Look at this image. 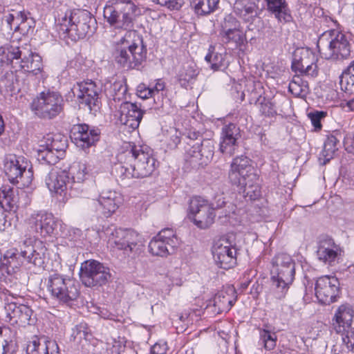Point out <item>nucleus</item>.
Returning a JSON list of instances; mask_svg holds the SVG:
<instances>
[{
    "instance_id": "1",
    "label": "nucleus",
    "mask_w": 354,
    "mask_h": 354,
    "mask_svg": "<svg viewBox=\"0 0 354 354\" xmlns=\"http://www.w3.org/2000/svg\"><path fill=\"white\" fill-rule=\"evenodd\" d=\"M120 159L123 162L116 169L122 179L148 177L156 167V160L147 146L129 144Z\"/></svg>"
},
{
    "instance_id": "2",
    "label": "nucleus",
    "mask_w": 354,
    "mask_h": 354,
    "mask_svg": "<svg viewBox=\"0 0 354 354\" xmlns=\"http://www.w3.org/2000/svg\"><path fill=\"white\" fill-rule=\"evenodd\" d=\"M59 37L75 41L93 33L95 19L85 10L60 9L55 17Z\"/></svg>"
},
{
    "instance_id": "3",
    "label": "nucleus",
    "mask_w": 354,
    "mask_h": 354,
    "mask_svg": "<svg viewBox=\"0 0 354 354\" xmlns=\"http://www.w3.org/2000/svg\"><path fill=\"white\" fill-rule=\"evenodd\" d=\"M115 48L113 53L115 62L126 69L139 66L147 57V48L143 39L136 30L125 32L119 39L113 41Z\"/></svg>"
},
{
    "instance_id": "4",
    "label": "nucleus",
    "mask_w": 354,
    "mask_h": 354,
    "mask_svg": "<svg viewBox=\"0 0 354 354\" xmlns=\"http://www.w3.org/2000/svg\"><path fill=\"white\" fill-rule=\"evenodd\" d=\"M272 264L270 295L282 299L295 279V263L290 255L279 253L273 258Z\"/></svg>"
},
{
    "instance_id": "5",
    "label": "nucleus",
    "mask_w": 354,
    "mask_h": 354,
    "mask_svg": "<svg viewBox=\"0 0 354 354\" xmlns=\"http://www.w3.org/2000/svg\"><path fill=\"white\" fill-rule=\"evenodd\" d=\"M138 8L131 0H110L104 8V17L115 29L131 30Z\"/></svg>"
},
{
    "instance_id": "6",
    "label": "nucleus",
    "mask_w": 354,
    "mask_h": 354,
    "mask_svg": "<svg viewBox=\"0 0 354 354\" xmlns=\"http://www.w3.org/2000/svg\"><path fill=\"white\" fill-rule=\"evenodd\" d=\"M317 48L325 59H346L351 54V45L346 35L337 30L324 32L319 38Z\"/></svg>"
},
{
    "instance_id": "7",
    "label": "nucleus",
    "mask_w": 354,
    "mask_h": 354,
    "mask_svg": "<svg viewBox=\"0 0 354 354\" xmlns=\"http://www.w3.org/2000/svg\"><path fill=\"white\" fill-rule=\"evenodd\" d=\"M107 244L112 249L122 250L124 254L132 259L144 250L141 236L130 229H114L108 236Z\"/></svg>"
},
{
    "instance_id": "8",
    "label": "nucleus",
    "mask_w": 354,
    "mask_h": 354,
    "mask_svg": "<svg viewBox=\"0 0 354 354\" xmlns=\"http://www.w3.org/2000/svg\"><path fill=\"white\" fill-rule=\"evenodd\" d=\"M46 288L53 299L68 306L77 300L80 295L78 286L75 281L70 277L57 272L48 276Z\"/></svg>"
},
{
    "instance_id": "9",
    "label": "nucleus",
    "mask_w": 354,
    "mask_h": 354,
    "mask_svg": "<svg viewBox=\"0 0 354 354\" xmlns=\"http://www.w3.org/2000/svg\"><path fill=\"white\" fill-rule=\"evenodd\" d=\"M67 148V138L60 133L47 134L37 149V160L41 164L55 165L62 158Z\"/></svg>"
},
{
    "instance_id": "10",
    "label": "nucleus",
    "mask_w": 354,
    "mask_h": 354,
    "mask_svg": "<svg viewBox=\"0 0 354 354\" xmlns=\"http://www.w3.org/2000/svg\"><path fill=\"white\" fill-rule=\"evenodd\" d=\"M62 96L55 91H46L39 93L32 102V109L35 114L44 119H53L64 110Z\"/></svg>"
},
{
    "instance_id": "11",
    "label": "nucleus",
    "mask_w": 354,
    "mask_h": 354,
    "mask_svg": "<svg viewBox=\"0 0 354 354\" xmlns=\"http://www.w3.org/2000/svg\"><path fill=\"white\" fill-rule=\"evenodd\" d=\"M28 166V162L23 156L9 154L3 160V171L9 181L23 187H28L32 180V171Z\"/></svg>"
},
{
    "instance_id": "12",
    "label": "nucleus",
    "mask_w": 354,
    "mask_h": 354,
    "mask_svg": "<svg viewBox=\"0 0 354 354\" xmlns=\"http://www.w3.org/2000/svg\"><path fill=\"white\" fill-rule=\"evenodd\" d=\"M353 316L352 306L348 304H342L335 312L333 325L337 333H342L346 348L354 353V328L351 327Z\"/></svg>"
},
{
    "instance_id": "13",
    "label": "nucleus",
    "mask_w": 354,
    "mask_h": 354,
    "mask_svg": "<svg viewBox=\"0 0 354 354\" xmlns=\"http://www.w3.org/2000/svg\"><path fill=\"white\" fill-rule=\"evenodd\" d=\"M111 277L110 269L95 260H87L82 263L80 279L86 287L102 286Z\"/></svg>"
},
{
    "instance_id": "14",
    "label": "nucleus",
    "mask_w": 354,
    "mask_h": 354,
    "mask_svg": "<svg viewBox=\"0 0 354 354\" xmlns=\"http://www.w3.org/2000/svg\"><path fill=\"white\" fill-rule=\"evenodd\" d=\"M257 178L258 175L255 173L250 158L241 156L233 159L228 173L230 183L240 189L247 183H251Z\"/></svg>"
},
{
    "instance_id": "15",
    "label": "nucleus",
    "mask_w": 354,
    "mask_h": 354,
    "mask_svg": "<svg viewBox=\"0 0 354 354\" xmlns=\"http://www.w3.org/2000/svg\"><path fill=\"white\" fill-rule=\"evenodd\" d=\"M233 239L234 235H227L217 240L213 245V257L221 268L227 270L236 263L237 250Z\"/></svg>"
},
{
    "instance_id": "16",
    "label": "nucleus",
    "mask_w": 354,
    "mask_h": 354,
    "mask_svg": "<svg viewBox=\"0 0 354 354\" xmlns=\"http://www.w3.org/2000/svg\"><path fill=\"white\" fill-rule=\"evenodd\" d=\"M214 208L202 197H193L189 202V217L201 229L209 227L215 218Z\"/></svg>"
},
{
    "instance_id": "17",
    "label": "nucleus",
    "mask_w": 354,
    "mask_h": 354,
    "mask_svg": "<svg viewBox=\"0 0 354 354\" xmlns=\"http://www.w3.org/2000/svg\"><path fill=\"white\" fill-rule=\"evenodd\" d=\"M189 146L186 149V160L194 167H203L214 156V145L211 140H205L201 144H189Z\"/></svg>"
},
{
    "instance_id": "18",
    "label": "nucleus",
    "mask_w": 354,
    "mask_h": 354,
    "mask_svg": "<svg viewBox=\"0 0 354 354\" xmlns=\"http://www.w3.org/2000/svg\"><path fill=\"white\" fill-rule=\"evenodd\" d=\"M29 231L42 237L53 234L57 223L52 214L47 212H33L26 220Z\"/></svg>"
},
{
    "instance_id": "19",
    "label": "nucleus",
    "mask_w": 354,
    "mask_h": 354,
    "mask_svg": "<svg viewBox=\"0 0 354 354\" xmlns=\"http://www.w3.org/2000/svg\"><path fill=\"white\" fill-rule=\"evenodd\" d=\"M219 37L223 44H231L234 48L241 46L245 39L239 21L230 15L225 17L221 24Z\"/></svg>"
},
{
    "instance_id": "20",
    "label": "nucleus",
    "mask_w": 354,
    "mask_h": 354,
    "mask_svg": "<svg viewBox=\"0 0 354 354\" xmlns=\"http://www.w3.org/2000/svg\"><path fill=\"white\" fill-rule=\"evenodd\" d=\"M315 296L319 301L324 304H330L335 301L339 293V282L332 276H323L318 278L315 287Z\"/></svg>"
},
{
    "instance_id": "21",
    "label": "nucleus",
    "mask_w": 354,
    "mask_h": 354,
    "mask_svg": "<svg viewBox=\"0 0 354 354\" xmlns=\"http://www.w3.org/2000/svg\"><path fill=\"white\" fill-rule=\"evenodd\" d=\"M46 250L41 241H37L35 236H29L24 240L20 254L28 263L42 268L46 259Z\"/></svg>"
},
{
    "instance_id": "22",
    "label": "nucleus",
    "mask_w": 354,
    "mask_h": 354,
    "mask_svg": "<svg viewBox=\"0 0 354 354\" xmlns=\"http://www.w3.org/2000/svg\"><path fill=\"white\" fill-rule=\"evenodd\" d=\"M118 120L120 122L129 128L135 130L138 128L145 111L136 102H122L118 107Z\"/></svg>"
},
{
    "instance_id": "23",
    "label": "nucleus",
    "mask_w": 354,
    "mask_h": 354,
    "mask_svg": "<svg viewBox=\"0 0 354 354\" xmlns=\"http://www.w3.org/2000/svg\"><path fill=\"white\" fill-rule=\"evenodd\" d=\"M6 321L11 325L25 326L30 324L32 310L26 305L8 301L5 306Z\"/></svg>"
},
{
    "instance_id": "24",
    "label": "nucleus",
    "mask_w": 354,
    "mask_h": 354,
    "mask_svg": "<svg viewBox=\"0 0 354 354\" xmlns=\"http://www.w3.org/2000/svg\"><path fill=\"white\" fill-rule=\"evenodd\" d=\"M45 183L50 192L65 195L68 189H77L71 185L69 174L66 170L53 169L45 179Z\"/></svg>"
},
{
    "instance_id": "25",
    "label": "nucleus",
    "mask_w": 354,
    "mask_h": 354,
    "mask_svg": "<svg viewBox=\"0 0 354 354\" xmlns=\"http://www.w3.org/2000/svg\"><path fill=\"white\" fill-rule=\"evenodd\" d=\"M100 133L97 129H90L86 124H79L73 127L71 138L78 147L86 149L99 140Z\"/></svg>"
},
{
    "instance_id": "26",
    "label": "nucleus",
    "mask_w": 354,
    "mask_h": 354,
    "mask_svg": "<svg viewBox=\"0 0 354 354\" xmlns=\"http://www.w3.org/2000/svg\"><path fill=\"white\" fill-rule=\"evenodd\" d=\"M74 95H76L81 104H85L92 110L93 106H97L100 88L95 82L90 80L77 83L72 89Z\"/></svg>"
},
{
    "instance_id": "27",
    "label": "nucleus",
    "mask_w": 354,
    "mask_h": 354,
    "mask_svg": "<svg viewBox=\"0 0 354 354\" xmlns=\"http://www.w3.org/2000/svg\"><path fill=\"white\" fill-rule=\"evenodd\" d=\"M241 137L239 128L233 123L222 128L220 151L227 156H232L238 148L237 140Z\"/></svg>"
},
{
    "instance_id": "28",
    "label": "nucleus",
    "mask_w": 354,
    "mask_h": 354,
    "mask_svg": "<svg viewBox=\"0 0 354 354\" xmlns=\"http://www.w3.org/2000/svg\"><path fill=\"white\" fill-rule=\"evenodd\" d=\"M341 249L334 240L328 236L319 239L317 245V256L320 261L331 265L338 259Z\"/></svg>"
},
{
    "instance_id": "29",
    "label": "nucleus",
    "mask_w": 354,
    "mask_h": 354,
    "mask_svg": "<svg viewBox=\"0 0 354 354\" xmlns=\"http://www.w3.org/2000/svg\"><path fill=\"white\" fill-rule=\"evenodd\" d=\"M26 354H59L55 340L46 337L34 336L28 343Z\"/></svg>"
},
{
    "instance_id": "30",
    "label": "nucleus",
    "mask_w": 354,
    "mask_h": 354,
    "mask_svg": "<svg viewBox=\"0 0 354 354\" xmlns=\"http://www.w3.org/2000/svg\"><path fill=\"white\" fill-rule=\"evenodd\" d=\"M127 92L126 80L123 78L115 79L105 84V93L110 100V106L118 109L117 102H124Z\"/></svg>"
},
{
    "instance_id": "31",
    "label": "nucleus",
    "mask_w": 354,
    "mask_h": 354,
    "mask_svg": "<svg viewBox=\"0 0 354 354\" xmlns=\"http://www.w3.org/2000/svg\"><path fill=\"white\" fill-rule=\"evenodd\" d=\"M99 210L106 216L109 217L118 208L121 203L120 194L113 190H103L97 200Z\"/></svg>"
},
{
    "instance_id": "32",
    "label": "nucleus",
    "mask_w": 354,
    "mask_h": 354,
    "mask_svg": "<svg viewBox=\"0 0 354 354\" xmlns=\"http://www.w3.org/2000/svg\"><path fill=\"white\" fill-rule=\"evenodd\" d=\"M292 69L302 75L313 77L317 75V66L314 63V56L308 53H304L299 58L295 55L292 63Z\"/></svg>"
},
{
    "instance_id": "33",
    "label": "nucleus",
    "mask_w": 354,
    "mask_h": 354,
    "mask_svg": "<svg viewBox=\"0 0 354 354\" xmlns=\"http://www.w3.org/2000/svg\"><path fill=\"white\" fill-rule=\"evenodd\" d=\"M29 53V46H19L15 41L0 48V54L5 59L6 66L9 64L19 65L23 56Z\"/></svg>"
},
{
    "instance_id": "34",
    "label": "nucleus",
    "mask_w": 354,
    "mask_h": 354,
    "mask_svg": "<svg viewBox=\"0 0 354 354\" xmlns=\"http://www.w3.org/2000/svg\"><path fill=\"white\" fill-rule=\"evenodd\" d=\"M234 10L246 21H252L259 14V7L254 0H236Z\"/></svg>"
},
{
    "instance_id": "35",
    "label": "nucleus",
    "mask_w": 354,
    "mask_h": 354,
    "mask_svg": "<svg viewBox=\"0 0 354 354\" xmlns=\"http://www.w3.org/2000/svg\"><path fill=\"white\" fill-rule=\"evenodd\" d=\"M19 67L35 75L41 74L42 59L40 55L33 53L29 47V53L22 57Z\"/></svg>"
},
{
    "instance_id": "36",
    "label": "nucleus",
    "mask_w": 354,
    "mask_h": 354,
    "mask_svg": "<svg viewBox=\"0 0 354 354\" xmlns=\"http://www.w3.org/2000/svg\"><path fill=\"white\" fill-rule=\"evenodd\" d=\"M17 254L12 252H7L4 256L0 259V280L6 281L9 277L15 272L19 266V261L17 260Z\"/></svg>"
},
{
    "instance_id": "37",
    "label": "nucleus",
    "mask_w": 354,
    "mask_h": 354,
    "mask_svg": "<svg viewBox=\"0 0 354 354\" xmlns=\"http://www.w3.org/2000/svg\"><path fill=\"white\" fill-rule=\"evenodd\" d=\"M267 10L279 21L288 22L292 19L285 0H265Z\"/></svg>"
},
{
    "instance_id": "38",
    "label": "nucleus",
    "mask_w": 354,
    "mask_h": 354,
    "mask_svg": "<svg viewBox=\"0 0 354 354\" xmlns=\"http://www.w3.org/2000/svg\"><path fill=\"white\" fill-rule=\"evenodd\" d=\"M68 172L73 187H75L76 184L83 183L89 176L86 165L82 162L73 163Z\"/></svg>"
},
{
    "instance_id": "39",
    "label": "nucleus",
    "mask_w": 354,
    "mask_h": 354,
    "mask_svg": "<svg viewBox=\"0 0 354 354\" xmlns=\"http://www.w3.org/2000/svg\"><path fill=\"white\" fill-rule=\"evenodd\" d=\"M17 197L10 186H3L0 189V205L5 211H12L17 207Z\"/></svg>"
},
{
    "instance_id": "40",
    "label": "nucleus",
    "mask_w": 354,
    "mask_h": 354,
    "mask_svg": "<svg viewBox=\"0 0 354 354\" xmlns=\"http://www.w3.org/2000/svg\"><path fill=\"white\" fill-rule=\"evenodd\" d=\"M198 71L196 64L193 62L187 63L178 73V81L183 87L187 88L189 84H192L196 80Z\"/></svg>"
},
{
    "instance_id": "41",
    "label": "nucleus",
    "mask_w": 354,
    "mask_h": 354,
    "mask_svg": "<svg viewBox=\"0 0 354 354\" xmlns=\"http://www.w3.org/2000/svg\"><path fill=\"white\" fill-rule=\"evenodd\" d=\"M150 252L155 256L166 257L174 252L175 248L170 246L158 236H154L149 243Z\"/></svg>"
},
{
    "instance_id": "42",
    "label": "nucleus",
    "mask_w": 354,
    "mask_h": 354,
    "mask_svg": "<svg viewBox=\"0 0 354 354\" xmlns=\"http://www.w3.org/2000/svg\"><path fill=\"white\" fill-rule=\"evenodd\" d=\"M220 0H190L191 6L198 15H207L213 12Z\"/></svg>"
},
{
    "instance_id": "43",
    "label": "nucleus",
    "mask_w": 354,
    "mask_h": 354,
    "mask_svg": "<svg viewBox=\"0 0 354 354\" xmlns=\"http://www.w3.org/2000/svg\"><path fill=\"white\" fill-rule=\"evenodd\" d=\"M288 89L295 96L304 98L309 92L308 83L300 75H296L290 82Z\"/></svg>"
},
{
    "instance_id": "44",
    "label": "nucleus",
    "mask_w": 354,
    "mask_h": 354,
    "mask_svg": "<svg viewBox=\"0 0 354 354\" xmlns=\"http://www.w3.org/2000/svg\"><path fill=\"white\" fill-rule=\"evenodd\" d=\"M17 26L14 28V32H19L23 35H31L35 28V22L32 17H28L24 12H18Z\"/></svg>"
},
{
    "instance_id": "45",
    "label": "nucleus",
    "mask_w": 354,
    "mask_h": 354,
    "mask_svg": "<svg viewBox=\"0 0 354 354\" xmlns=\"http://www.w3.org/2000/svg\"><path fill=\"white\" fill-rule=\"evenodd\" d=\"M339 84L342 91L351 93L354 92V61L340 75Z\"/></svg>"
},
{
    "instance_id": "46",
    "label": "nucleus",
    "mask_w": 354,
    "mask_h": 354,
    "mask_svg": "<svg viewBox=\"0 0 354 354\" xmlns=\"http://www.w3.org/2000/svg\"><path fill=\"white\" fill-rule=\"evenodd\" d=\"M338 140L333 135L328 136L324 143V149L320 156H322L324 160V164L329 162L333 158L335 151L337 150V144Z\"/></svg>"
},
{
    "instance_id": "47",
    "label": "nucleus",
    "mask_w": 354,
    "mask_h": 354,
    "mask_svg": "<svg viewBox=\"0 0 354 354\" xmlns=\"http://www.w3.org/2000/svg\"><path fill=\"white\" fill-rule=\"evenodd\" d=\"M235 299L230 297L226 292H218L214 298V306L218 307L220 312L228 311L234 305Z\"/></svg>"
},
{
    "instance_id": "48",
    "label": "nucleus",
    "mask_w": 354,
    "mask_h": 354,
    "mask_svg": "<svg viewBox=\"0 0 354 354\" xmlns=\"http://www.w3.org/2000/svg\"><path fill=\"white\" fill-rule=\"evenodd\" d=\"M0 89L13 91L20 89L16 75L12 71H6L0 80Z\"/></svg>"
},
{
    "instance_id": "49",
    "label": "nucleus",
    "mask_w": 354,
    "mask_h": 354,
    "mask_svg": "<svg viewBox=\"0 0 354 354\" xmlns=\"http://www.w3.org/2000/svg\"><path fill=\"white\" fill-rule=\"evenodd\" d=\"M259 338L266 350L272 351L276 347L277 336L275 332L268 329H260Z\"/></svg>"
},
{
    "instance_id": "50",
    "label": "nucleus",
    "mask_w": 354,
    "mask_h": 354,
    "mask_svg": "<svg viewBox=\"0 0 354 354\" xmlns=\"http://www.w3.org/2000/svg\"><path fill=\"white\" fill-rule=\"evenodd\" d=\"M245 198H248L250 201H254L261 196V187L259 185V178L251 183H247L245 186L241 189Z\"/></svg>"
},
{
    "instance_id": "51",
    "label": "nucleus",
    "mask_w": 354,
    "mask_h": 354,
    "mask_svg": "<svg viewBox=\"0 0 354 354\" xmlns=\"http://www.w3.org/2000/svg\"><path fill=\"white\" fill-rule=\"evenodd\" d=\"M205 61L209 64V67L214 71L221 70L224 66L225 58L222 53L211 52L205 57Z\"/></svg>"
},
{
    "instance_id": "52",
    "label": "nucleus",
    "mask_w": 354,
    "mask_h": 354,
    "mask_svg": "<svg viewBox=\"0 0 354 354\" xmlns=\"http://www.w3.org/2000/svg\"><path fill=\"white\" fill-rule=\"evenodd\" d=\"M257 105L262 115L272 117L277 114L274 104L265 97L259 98Z\"/></svg>"
},
{
    "instance_id": "53",
    "label": "nucleus",
    "mask_w": 354,
    "mask_h": 354,
    "mask_svg": "<svg viewBox=\"0 0 354 354\" xmlns=\"http://www.w3.org/2000/svg\"><path fill=\"white\" fill-rule=\"evenodd\" d=\"M156 236L166 241L169 245L173 246L175 248L178 245V238L172 229H164L161 230Z\"/></svg>"
},
{
    "instance_id": "54",
    "label": "nucleus",
    "mask_w": 354,
    "mask_h": 354,
    "mask_svg": "<svg viewBox=\"0 0 354 354\" xmlns=\"http://www.w3.org/2000/svg\"><path fill=\"white\" fill-rule=\"evenodd\" d=\"M326 115V112L325 111H315L310 112L308 114V118H310L313 126L315 129L319 130L322 129L321 120L324 119Z\"/></svg>"
},
{
    "instance_id": "55",
    "label": "nucleus",
    "mask_w": 354,
    "mask_h": 354,
    "mask_svg": "<svg viewBox=\"0 0 354 354\" xmlns=\"http://www.w3.org/2000/svg\"><path fill=\"white\" fill-rule=\"evenodd\" d=\"M18 12L16 15L14 14H8L2 19V26L10 30L14 31L15 26H17V20L18 19Z\"/></svg>"
},
{
    "instance_id": "56",
    "label": "nucleus",
    "mask_w": 354,
    "mask_h": 354,
    "mask_svg": "<svg viewBox=\"0 0 354 354\" xmlns=\"http://www.w3.org/2000/svg\"><path fill=\"white\" fill-rule=\"evenodd\" d=\"M86 329L87 328L86 324H81L80 325L76 326L73 333L75 339H87L88 337L91 336V334L86 330Z\"/></svg>"
},
{
    "instance_id": "57",
    "label": "nucleus",
    "mask_w": 354,
    "mask_h": 354,
    "mask_svg": "<svg viewBox=\"0 0 354 354\" xmlns=\"http://www.w3.org/2000/svg\"><path fill=\"white\" fill-rule=\"evenodd\" d=\"M168 133L169 135V147L171 149L176 148L180 142V133L176 129L171 128Z\"/></svg>"
},
{
    "instance_id": "58",
    "label": "nucleus",
    "mask_w": 354,
    "mask_h": 354,
    "mask_svg": "<svg viewBox=\"0 0 354 354\" xmlns=\"http://www.w3.org/2000/svg\"><path fill=\"white\" fill-rule=\"evenodd\" d=\"M137 95L142 99H147L154 96V90L147 87L144 84H141L137 87Z\"/></svg>"
},
{
    "instance_id": "59",
    "label": "nucleus",
    "mask_w": 354,
    "mask_h": 354,
    "mask_svg": "<svg viewBox=\"0 0 354 354\" xmlns=\"http://www.w3.org/2000/svg\"><path fill=\"white\" fill-rule=\"evenodd\" d=\"M157 4L165 6L169 9L178 10L181 7L182 2L180 0H151Z\"/></svg>"
},
{
    "instance_id": "60",
    "label": "nucleus",
    "mask_w": 354,
    "mask_h": 354,
    "mask_svg": "<svg viewBox=\"0 0 354 354\" xmlns=\"http://www.w3.org/2000/svg\"><path fill=\"white\" fill-rule=\"evenodd\" d=\"M167 345L165 342L156 343L151 348V354H166Z\"/></svg>"
},
{
    "instance_id": "61",
    "label": "nucleus",
    "mask_w": 354,
    "mask_h": 354,
    "mask_svg": "<svg viewBox=\"0 0 354 354\" xmlns=\"http://www.w3.org/2000/svg\"><path fill=\"white\" fill-rule=\"evenodd\" d=\"M16 345L12 341H4L2 345L1 354H14L15 353Z\"/></svg>"
},
{
    "instance_id": "62",
    "label": "nucleus",
    "mask_w": 354,
    "mask_h": 354,
    "mask_svg": "<svg viewBox=\"0 0 354 354\" xmlns=\"http://www.w3.org/2000/svg\"><path fill=\"white\" fill-rule=\"evenodd\" d=\"M345 149L350 153L354 154V136L347 138L344 142Z\"/></svg>"
},
{
    "instance_id": "63",
    "label": "nucleus",
    "mask_w": 354,
    "mask_h": 354,
    "mask_svg": "<svg viewBox=\"0 0 354 354\" xmlns=\"http://www.w3.org/2000/svg\"><path fill=\"white\" fill-rule=\"evenodd\" d=\"M342 342H343V341L342 340ZM342 345H343V347H342V346L338 344L334 345L333 348H332V351L335 354H344V353H347L349 351H352L351 349H348L346 348V346L344 344V342H342Z\"/></svg>"
},
{
    "instance_id": "64",
    "label": "nucleus",
    "mask_w": 354,
    "mask_h": 354,
    "mask_svg": "<svg viewBox=\"0 0 354 354\" xmlns=\"http://www.w3.org/2000/svg\"><path fill=\"white\" fill-rule=\"evenodd\" d=\"M151 88L154 90V94H155L156 93H158L159 91H163V89L165 88V84L162 81L159 80L156 82L155 86Z\"/></svg>"
}]
</instances>
